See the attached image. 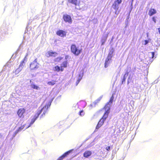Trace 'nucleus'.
I'll list each match as a JSON object with an SVG mask.
<instances>
[{"mask_svg": "<svg viewBox=\"0 0 160 160\" xmlns=\"http://www.w3.org/2000/svg\"><path fill=\"white\" fill-rule=\"evenodd\" d=\"M71 52L75 56H79L82 52V49L77 46L76 44H72L70 47Z\"/></svg>", "mask_w": 160, "mask_h": 160, "instance_id": "obj_1", "label": "nucleus"}, {"mask_svg": "<svg viewBox=\"0 0 160 160\" xmlns=\"http://www.w3.org/2000/svg\"><path fill=\"white\" fill-rule=\"evenodd\" d=\"M48 110V107L47 105H45L42 108L40 109L39 108L35 114L38 115V117L41 114V117H42L44 116L47 112Z\"/></svg>", "mask_w": 160, "mask_h": 160, "instance_id": "obj_2", "label": "nucleus"}, {"mask_svg": "<svg viewBox=\"0 0 160 160\" xmlns=\"http://www.w3.org/2000/svg\"><path fill=\"white\" fill-rule=\"evenodd\" d=\"M68 65V62L67 61H63L61 64L60 67L58 66L54 67L55 70L57 72H62L64 70V68L67 67Z\"/></svg>", "mask_w": 160, "mask_h": 160, "instance_id": "obj_3", "label": "nucleus"}, {"mask_svg": "<svg viewBox=\"0 0 160 160\" xmlns=\"http://www.w3.org/2000/svg\"><path fill=\"white\" fill-rule=\"evenodd\" d=\"M122 2V0H116L114 2L112 5V8L115 10V13L118 15L119 11L118 10L119 9V4H120Z\"/></svg>", "mask_w": 160, "mask_h": 160, "instance_id": "obj_4", "label": "nucleus"}, {"mask_svg": "<svg viewBox=\"0 0 160 160\" xmlns=\"http://www.w3.org/2000/svg\"><path fill=\"white\" fill-rule=\"evenodd\" d=\"M110 106H107V105H105L102 108V109H104L105 110V112L101 118L105 121L108 116L110 112Z\"/></svg>", "mask_w": 160, "mask_h": 160, "instance_id": "obj_5", "label": "nucleus"}, {"mask_svg": "<svg viewBox=\"0 0 160 160\" xmlns=\"http://www.w3.org/2000/svg\"><path fill=\"white\" fill-rule=\"evenodd\" d=\"M26 109L24 108H21L18 109L17 111V114L19 118H23L25 116Z\"/></svg>", "mask_w": 160, "mask_h": 160, "instance_id": "obj_6", "label": "nucleus"}, {"mask_svg": "<svg viewBox=\"0 0 160 160\" xmlns=\"http://www.w3.org/2000/svg\"><path fill=\"white\" fill-rule=\"evenodd\" d=\"M38 64L37 59H35L30 65L31 70H33L37 69L38 68Z\"/></svg>", "mask_w": 160, "mask_h": 160, "instance_id": "obj_7", "label": "nucleus"}, {"mask_svg": "<svg viewBox=\"0 0 160 160\" xmlns=\"http://www.w3.org/2000/svg\"><path fill=\"white\" fill-rule=\"evenodd\" d=\"M63 18L64 21L66 22L71 23L72 22V19L71 17L68 14H64L63 16Z\"/></svg>", "mask_w": 160, "mask_h": 160, "instance_id": "obj_8", "label": "nucleus"}, {"mask_svg": "<svg viewBox=\"0 0 160 160\" xmlns=\"http://www.w3.org/2000/svg\"><path fill=\"white\" fill-rule=\"evenodd\" d=\"M58 55V53L52 51H48L45 54L46 56L49 58V57H56Z\"/></svg>", "mask_w": 160, "mask_h": 160, "instance_id": "obj_9", "label": "nucleus"}, {"mask_svg": "<svg viewBox=\"0 0 160 160\" xmlns=\"http://www.w3.org/2000/svg\"><path fill=\"white\" fill-rule=\"evenodd\" d=\"M67 32L62 30H59L56 32V34L61 37H64L66 36Z\"/></svg>", "mask_w": 160, "mask_h": 160, "instance_id": "obj_10", "label": "nucleus"}, {"mask_svg": "<svg viewBox=\"0 0 160 160\" xmlns=\"http://www.w3.org/2000/svg\"><path fill=\"white\" fill-rule=\"evenodd\" d=\"M70 152V151H68L64 153H63L62 155L59 157L57 160H62L65 157H67L69 153Z\"/></svg>", "mask_w": 160, "mask_h": 160, "instance_id": "obj_11", "label": "nucleus"}, {"mask_svg": "<svg viewBox=\"0 0 160 160\" xmlns=\"http://www.w3.org/2000/svg\"><path fill=\"white\" fill-rule=\"evenodd\" d=\"M68 2L75 5V6L79 5V2L78 0H68Z\"/></svg>", "mask_w": 160, "mask_h": 160, "instance_id": "obj_12", "label": "nucleus"}, {"mask_svg": "<svg viewBox=\"0 0 160 160\" xmlns=\"http://www.w3.org/2000/svg\"><path fill=\"white\" fill-rule=\"evenodd\" d=\"M114 51V50L113 48H111L109 51V52L107 58L111 60L112 56V54L113 53Z\"/></svg>", "mask_w": 160, "mask_h": 160, "instance_id": "obj_13", "label": "nucleus"}, {"mask_svg": "<svg viewBox=\"0 0 160 160\" xmlns=\"http://www.w3.org/2000/svg\"><path fill=\"white\" fill-rule=\"evenodd\" d=\"M104 121H105L101 118L96 127V129H98L101 127L103 125Z\"/></svg>", "mask_w": 160, "mask_h": 160, "instance_id": "obj_14", "label": "nucleus"}, {"mask_svg": "<svg viewBox=\"0 0 160 160\" xmlns=\"http://www.w3.org/2000/svg\"><path fill=\"white\" fill-rule=\"evenodd\" d=\"M92 154V152L90 151H86L83 153V157L86 158H88Z\"/></svg>", "mask_w": 160, "mask_h": 160, "instance_id": "obj_15", "label": "nucleus"}, {"mask_svg": "<svg viewBox=\"0 0 160 160\" xmlns=\"http://www.w3.org/2000/svg\"><path fill=\"white\" fill-rule=\"evenodd\" d=\"M157 12V11L156 10L153 8H150L148 12V15L151 16L155 14Z\"/></svg>", "mask_w": 160, "mask_h": 160, "instance_id": "obj_16", "label": "nucleus"}, {"mask_svg": "<svg viewBox=\"0 0 160 160\" xmlns=\"http://www.w3.org/2000/svg\"><path fill=\"white\" fill-rule=\"evenodd\" d=\"M27 60V56L25 57L23 60L22 61L19 65V67H22L25 64V62H26Z\"/></svg>", "mask_w": 160, "mask_h": 160, "instance_id": "obj_17", "label": "nucleus"}, {"mask_svg": "<svg viewBox=\"0 0 160 160\" xmlns=\"http://www.w3.org/2000/svg\"><path fill=\"white\" fill-rule=\"evenodd\" d=\"M38 118V115H36L35 114L34 115V116L33 118H32L31 120L29 126H30Z\"/></svg>", "mask_w": 160, "mask_h": 160, "instance_id": "obj_18", "label": "nucleus"}, {"mask_svg": "<svg viewBox=\"0 0 160 160\" xmlns=\"http://www.w3.org/2000/svg\"><path fill=\"white\" fill-rule=\"evenodd\" d=\"M114 94H112V96L110 98V99L108 102L105 105H107V106H110V105H109V103L112 104L113 101L114 99Z\"/></svg>", "mask_w": 160, "mask_h": 160, "instance_id": "obj_19", "label": "nucleus"}, {"mask_svg": "<svg viewBox=\"0 0 160 160\" xmlns=\"http://www.w3.org/2000/svg\"><path fill=\"white\" fill-rule=\"evenodd\" d=\"M128 75V72H126L124 74L123 79L122 80V84L124 82H125V81L126 77Z\"/></svg>", "mask_w": 160, "mask_h": 160, "instance_id": "obj_20", "label": "nucleus"}, {"mask_svg": "<svg viewBox=\"0 0 160 160\" xmlns=\"http://www.w3.org/2000/svg\"><path fill=\"white\" fill-rule=\"evenodd\" d=\"M31 88L33 89L36 90H38L40 89V88L37 85H35V84H32L31 85Z\"/></svg>", "mask_w": 160, "mask_h": 160, "instance_id": "obj_21", "label": "nucleus"}, {"mask_svg": "<svg viewBox=\"0 0 160 160\" xmlns=\"http://www.w3.org/2000/svg\"><path fill=\"white\" fill-rule=\"evenodd\" d=\"M24 128V126H21L20 127H19L18 129L15 131V135H16L17 133L21 131Z\"/></svg>", "mask_w": 160, "mask_h": 160, "instance_id": "obj_22", "label": "nucleus"}, {"mask_svg": "<svg viewBox=\"0 0 160 160\" xmlns=\"http://www.w3.org/2000/svg\"><path fill=\"white\" fill-rule=\"evenodd\" d=\"M56 81L54 80H52L51 81L48 82L47 83L48 85L53 86L56 83Z\"/></svg>", "mask_w": 160, "mask_h": 160, "instance_id": "obj_23", "label": "nucleus"}, {"mask_svg": "<svg viewBox=\"0 0 160 160\" xmlns=\"http://www.w3.org/2000/svg\"><path fill=\"white\" fill-rule=\"evenodd\" d=\"M109 60H110L108 59H107V58L105 60V62L104 63V67L105 68H106L108 67V64L109 63L108 62V61Z\"/></svg>", "mask_w": 160, "mask_h": 160, "instance_id": "obj_24", "label": "nucleus"}, {"mask_svg": "<svg viewBox=\"0 0 160 160\" xmlns=\"http://www.w3.org/2000/svg\"><path fill=\"white\" fill-rule=\"evenodd\" d=\"M107 37L102 38L101 39L102 42V45H103L104 44L105 42L107 40Z\"/></svg>", "mask_w": 160, "mask_h": 160, "instance_id": "obj_25", "label": "nucleus"}, {"mask_svg": "<svg viewBox=\"0 0 160 160\" xmlns=\"http://www.w3.org/2000/svg\"><path fill=\"white\" fill-rule=\"evenodd\" d=\"M79 115L82 116H83L85 114V113L83 110H82L79 112Z\"/></svg>", "mask_w": 160, "mask_h": 160, "instance_id": "obj_26", "label": "nucleus"}, {"mask_svg": "<svg viewBox=\"0 0 160 160\" xmlns=\"http://www.w3.org/2000/svg\"><path fill=\"white\" fill-rule=\"evenodd\" d=\"M62 58L61 57H58L57 58L55 59L56 61L57 62H59L61 60H62Z\"/></svg>", "mask_w": 160, "mask_h": 160, "instance_id": "obj_27", "label": "nucleus"}, {"mask_svg": "<svg viewBox=\"0 0 160 160\" xmlns=\"http://www.w3.org/2000/svg\"><path fill=\"white\" fill-rule=\"evenodd\" d=\"M149 54H151V58H153L154 55V52H149ZM150 58H151V57H150Z\"/></svg>", "mask_w": 160, "mask_h": 160, "instance_id": "obj_28", "label": "nucleus"}, {"mask_svg": "<svg viewBox=\"0 0 160 160\" xmlns=\"http://www.w3.org/2000/svg\"><path fill=\"white\" fill-rule=\"evenodd\" d=\"M20 71L21 70H19L18 68L16 69L15 71V74H18Z\"/></svg>", "mask_w": 160, "mask_h": 160, "instance_id": "obj_29", "label": "nucleus"}, {"mask_svg": "<svg viewBox=\"0 0 160 160\" xmlns=\"http://www.w3.org/2000/svg\"><path fill=\"white\" fill-rule=\"evenodd\" d=\"M144 45H147L149 42V41L148 40H145L144 41Z\"/></svg>", "mask_w": 160, "mask_h": 160, "instance_id": "obj_30", "label": "nucleus"}, {"mask_svg": "<svg viewBox=\"0 0 160 160\" xmlns=\"http://www.w3.org/2000/svg\"><path fill=\"white\" fill-rule=\"evenodd\" d=\"M106 149L107 150V151H110V146H108L107 147H106Z\"/></svg>", "mask_w": 160, "mask_h": 160, "instance_id": "obj_31", "label": "nucleus"}, {"mask_svg": "<svg viewBox=\"0 0 160 160\" xmlns=\"http://www.w3.org/2000/svg\"><path fill=\"white\" fill-rule=\"evenodd\" d=\"M152 20L153 21L155 22H156V20H155V17H153L152 18Z\"/></svg>", "mask_w": 160, "mask_h": 160, "instance_id": "obj_32", "label": "nucleus"}, {"mask_svg": "<svg viewBox=\"0 0 160 160\" xmlns=\"http://www.w3.org/2000/svg\"><path fill=\"white\" fill-rule=\"evenodd\" d=\"M2 136L1 134L0 133V138Z\"/></svg>", "mask_w": 160, "mask_h": 160, "instance_id": "obj_33", "label": "nucleus"}, {"mask_svg": "<svg viewBox=\"0 0 160 160\" xmlns=\"http://www.w3.org/2000/svg\"><path fill=\"white\" fill-rule=\"evenodd\" d=\"M159 32L160 33V30H159V28H158Z\"/></svg>", "mask_w": 160, "mask_h": 160, "instance_id": "obj_34", "label": "nucleus"}, {"mask_svg": "<svg viewBox=\"0 0 160 160\" xmlns=\"http://www.w3.org/2000/svg\"><path fill=\"white\" fill-rule=\"evenodd\" d=\"M68 57V56H66V58H66V57Z\"/></svg>", "mask_w": 160, "mask_h": 160, "instance_id": "obj_35", "label": "nucleus"}, {"mask_svg": "<svg viewBox=\"0 0 160 160\" xmlns=\"http://www.w3.org/2000/svg\"><path fill=\"white\" fill-rule=\"evenodd\" d=\"M30 82L31 83V80H30Z\"/></svg>", "mask_w": 160, "mask_h": 160, "instance_id": "obj_36", "label": "nucleus"}, {"mask_svg": "<svg viewBox=\"0 0 160 160\" xmlns=\"http://www.w3.org/2000/svg\"><path fill=\"white\" fill-rule=\"evenodd\" d=\"M80 80H78V82H79Z\"/></svg>", "mask_w": 160, "mask_h": 160, "instance_id": "obj_37", "label": "nucleus"}]
</instances>
